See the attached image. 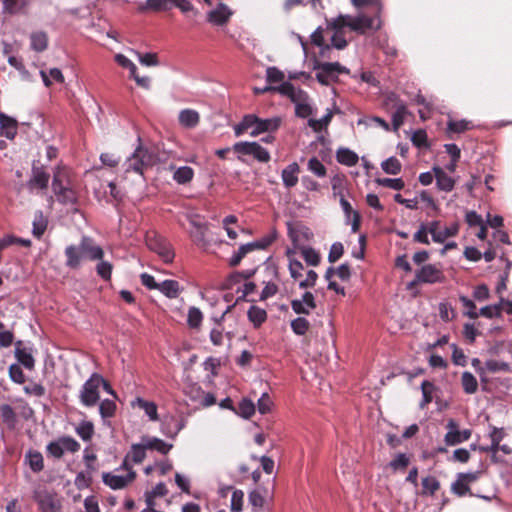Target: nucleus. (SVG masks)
<instances>
[{
	"label": "nucleus",
	"mask_w": 512,
	"mask_h": 512,
	"mask_svg": "<svg viewBox=\"0 0 512 512\" xmlns=\"http://www.w3.org/2000/svg\"><path fill=\"white\" fill-rule=\"evenodd\" d=\"M104 256L103 249L95 241L83 236L78 245H69L65 249L66 266L70 269H78L83 260H101Z\"/></svg>",
	"instance_id": "f257e3e1"
},
{
	"label": "nucleus",
	"mask_w": 512,
	"mask_h": 512,
	"mask_svg": "<svg viewBox=\"0 0 512 512\" xmlns=\"http://www.w3.org/2000/svg\"><path fill=\"white\" fill-rule=\"evenodd\" d=\"M313 69L316 70V80L324 86L330 82H337L339 74H349L350 70L339 62H320L317 59L313 62Z\"/></svg>",
	"instance_id": "f03ea898"
},
{
	"label": "nucleus",
	"mask_w": 512,
	"mask_h": 512,
	"mask_svg": "<svg viewBox=\"0 0 512 512\" xmlns=\"http://www.w3.org/2000/svg\"><path fill=\"white\" fill-rule=\"evenodd\" d=\"M137 142L138 145L135 148L133 154L124 163L125 172H135L137 174L143 175L144 169L151 165L152 156L147 148L143 145L140 136H137Z\"/></svg>",
	"instance_id": "7ed1b4c3"
},
{
	"label": "nucleus",
	"mask_w": 512,
	"mask_h": 512,
	"mask_svg": "<svg viewBox=\"0 0 512 512\" xmlns=\"http://www.w3.org/2000/svg\"><path fill=\"white\" fill-rule=\"evenodd\" d=\"M101 383H103V377L98 373H93L89 379L85 381L79 394V399L83 406L93 407L98 403L100 399L99 388L101 387Z\"/></svg>",
	"instance_id": "20e7f679"
},
{
	"label": "nucleus",
	"mask_w": 512,
	"mask_h": 512,
	"mask_svg": "<svg viewBox=\"0 0 512 512\" xmlns=\"http://www.w3.org/2000/svg\"><path fill=\"white\" fill-rule=\"evenodd\" d=\"M147 247L155 252L165 263H171L174 259V251L170 243L161 236L153 235L146 238Z\"/></svg>",
	"instance_id": "39448f33"
},
{
	"label": "nucleus",
	"mask_w": 512,
	"mask_h": 512,
	"mask_svg": "<svg viewBox=\"0 0 512 512\" xmlns=\"http://www.w3.org/2000/svg\"><path fill=\"white\" fill-rule=\"evenodd\" d=\"M235 152L243 155H252L255 159L260 162H268L270 160V154L267 149L262 147L259 142H238L233 146Z\"/></svg>",
	"instance_id": "423d86ee"
},
{
	"label": "nucleus",
	"mask_w": 512,
	"mask_h": 512,
	"mask_svg": "<svg viewBox=\"0 0 512 512\" xmlns=\"http://www.w3.org/2000/svg\"><path fill=\"white\" fill-rule=\"evenodd\" d=\"M345 19L349 20L347 27L359 35H364L367 30L378 31L381 28V21L374 26V18L360 14L358 16L345 15Z\"/></svg>",
	"instance_id": "0eeeda50"
},
{
	"label": "nucleus",
	"mask_w": 512,
	"mask_h": 512,
	"mask_svg": "<svg viewBox=\"0 0 512 512\" xmlns=\"http://www.w3.org/2000/svg\"><path fill=\"white\" fill-rule=\"evenodd\" d=\"M416 280L420 283H442L445 280L444 273L440 267L435 264H426L416 273Z\"/></svg>",
	"instance_id": "6e6552de"
},
{
	"label": "nucleus",
	"mask_w": 512,
	"mask_h": 512,
	"mask_svg": "<svg viewBox=\"0 0 512 512\" xmlns=\"http://www.w3.org/2000/svg\"><path fill=\"white\" fill-rule=\"evenodd\" d=\"M190 223L193 227L189 232L192 241L197 247L206 250L211 243L207 236L208 225L206 223L198 222L194 218L190 219Z\"/></svg>",
	"instance_id": "1a4fd4ad"
},
{
	"label": "nucleus",
	"mask_w": 512,
	"mask_h": 512,
	"mask_svg": "<svg viewBox=\"0 0 512 512\" xmlns=\"http://www.w3.org/2000/svg\"><path fill=\"white\" fill-rule=\"evenodd\" d=\"M61 170L58 168L54 173V178L52 182V188L55 195L58 197V200L63 203H72L75 200V193L69 187H66L62 184L61 180Z\"/></svg>",
	"instance_id": "9d476101"
},
{
	"label": "nucleus",
	"mask_w": 512,
	"mask_h": 512,
	"mask_svg": "<svg viewBox=\"0 0 512 512\" xmlns=\"http://www.w3.org/2000/svg\"><path fill=\"white\" fill-rule=\"evenodd\" d=\"M136 477L135 471H130L127 475H115L110 472L103 473L102 480L105 485L109 486L111 489H123L129 483H131Z\"/></svg>",
	"instance_id": "9b49d317"
},
{
	"label": "nucleus",
	"mask_w": 512,
	"mask_h": 512,
	"mask_svg": "<svg viewBox=\"0 0 512 512\" xmlns=\"http://www.w3.org/2000/svg\"><path fill=\"white\" fill-rule=\"evenodd\" d=\"M291 308L296 314H310L316 308L314 295L311 292H305L301 299L291 301Z\"/></svg>",
	"instance_id": "f8f14e48"
},
{
	"label": "nucleus",
	"mask_w": 512,
	"mask_h": 512,
	"mask_svg": "<svg viewBox=\"0 0 512 512\" xmlns=\"http://www.w3.org/2000/svg\"><path fill=\"white\" fill-rule=\"evenodd\" d=\"M458 232V226L452 225L450 227L440 228L439 221L430 222V234L436 243H443L447 238L455 236Z\"/></svg>",
	"instance_id": "ddd939ff"
},
{
	"label": "nucleus",
	"mask_w": 512,
	"mask_h": 512,
	"mask_svg": "<svg viewBox=\"0 0 512 512\" xmlns=\"http://www.w3.org/2000/svg\"><path fill=\"white\" fill-rule=\"evenodd\" d=\"M185 421L175 416H166L162 423V432L170 438H174L184 428Z\"/></svg>",
	"instance_id": "4468645a"
},
{
	"label": "nucleus",
	"mask_w": 512,
	"mask_h": 512,
	"mask_svg": "<svg viewBox=\"0 0 512 512\" xmlns=\"http://www.w3.org/2000/svg\"><path fill=\"white\" fill-rule=\"evenodd\" d=\"M231 11L229 7L220 2L217 4L216 9L208 12V21L214 25H224L231 16Z\"/></svg>",
	"instance_id": "2eb2a0df"
},
{
	"label": "nucleus",
	"mask_w": 512,
	"mask_h": 512,
	"mask_svg": "<svg viewBox=\"0 0 512 512\" xmlns=\"http://www.w3.org/2000/svg\"><path fill=\"white\" fill-rule=\"evenodd\" d=\"M133 408H139L144 411L150 421H158L159 416L157 412V405L153 401L145 400L144 398L137 397L131 402Z\"/></svg>",
	"instance_id": "dca6fc26"
},
{
	"label": "nucleus",
	"mask_w": 512,
	"mask_h": 512,
	"mask_svg": "<svg viewBox=\"0 0 512 512\" xmlns=\"http://www.w3.org/2000/svg\"><path fill=\"white\" fill-rule=\"evenodd\" d=\"M172 9V0H146L144 3H140L137 7L139 13L146 11H168Z\"/></svg>",
	"instance_id": "f3484780"
},
{
	"label": "nucleus",
	"mask_w": 512,
	"mask_h": 512,
	"mask_svg": "<svg viewBox=\"0 0 512 512\" xmlns=\"http://www.w3.org/2000/svg\"><path fill=\"white\" fill-rule=\"evenodd\" d=\"M273 92H277L283 96H287L294 103L298 101L301 95H306L303 90L300 88L298 90L295 89L294 85L290 81H283L277 86L273 87Z\"/></svg>",
	"instance_id": "a211bd4d"
},
{
	"label": "nucleus",
	"mask_w": 512,
	"mask_h": 512,
	"mask_svg": "<svg viewBox=\"0 0 512 512\" xmlns=\"http://www.w3.org/2000/svg\"><path fill=\"white\" fill-rule=\"evenodd\" d=\"M300 167L296 162L289 164L282 170L281 178L286 188H292L298 183Z\"/></svg>",
	"instance_id": "6ab92c4d"
},
{
	"label": "nucleus",
	"mask_w": 512,
	"mask_h": 512,
	"mask_svg": "<svg viewBox=\"0 0 512 512\" xmlns=\"http://www.w3.org/2000/svg\"><path fill=\"white\" fill-rule=\"evenodd\" d=\"M433 172H435V179L438 189L450 192L453 190L455 181L452 177H450L442 168L433 167Z\"/></svg>",
	"instance_id": "aec40b11"
},
{
	"label": "nucleus",
	"mask_w": 512,
	"mask_h": 512,
	"mask_svg": "<svg viewBox=\"0 0 512 512\" xmlns=\"http://www.w3.org/2000/svg\"><path fill=\"white\" fill-rule=\"evenodd\" d=\"M178 120L185 128H194L199 123V113L194 109L186 108L179 112Z\"/></svg>",
	"instance_id": "412c9836"
},
{
	"label": "nucleus",
	"mask_w": 512,
	"mask_h": 512,
	"mask_svg": "<svg viewBox=\"0 0 512 512\" xmlns=\"http://www.w3.org/2000/svg\"><path fill=\"white\" fill-rule=\"evenodd\" d=\"M142 442L144 443V447H146V449L156 450L164 455L167 454L172 448L171 444H168L157 437L146 436L142 438Z\"/></svg>",
	"instance_id": "4be33fe9"
},
{
	"label": "nucleus",
	"mask_w": 512,
	"mask_h": 512,
	"mask_svg": "<svg viewBox=\"0 0 512 512\" xmlns=\"http://www.w3.org/2000/svg\"><path fill=\"white\" fill-rule=\"evenodd\" d=\"M170 169L174 170L173 180L178 184H187L191 182L194 177V170L189 166H181L178 168L171 166Z\"/></svg>",
	"instance_id": "5701e85b"
},
{
	"label": "nucleus",
	"mask_w": 512,
	"mask_h": 512,
	"mask_svg": "<svg viewBox=\"0 0 512 512\" xmlns=\"http://www.w3.org/2000/svg\"><path fill=\"white\" fill-rule=\"evenodd\" d=\"M471 437V430L464 429V430H457L453 432H447L445 435V443L448 446H455L458 445L464 441H467Z\"/></svg>",
	"instance_id": "b1692460"
},
{
	"label": "nucleus",
	"mask_w": 512,
	"mask_h": 512,
	"mask_svg": "<svg viewBox=\"0 0 512 512\" xmlns=\"http://www.w3.org/2000/svg\"><path fill=\"white\" fill-rule=\"evenodd\" d=\"M158 290L166 297L171 299L177 298L182 291L179 283L175 280H164L163 282L159 283Z\"/></svg>",
	"instance_id": "393cba45"
},
{
	"label": "nucleus",
	"mask_w": 512,
	"mask_h": 512,
	"mask_svg": "<svg viewBox=\"0 0 512 512\" xmlns=\"http://www.w3.org/2000/svg\"><path fill=\"white\" fill-rule=\"evenodd\" d=\"M50 179L49 173L45 172L42 168L34 169V187L40 188L39 195L44 197L46 192L44 189L47 188Z\"/></svg>",
	"instance_id": "a878e982"
},
{
	"label": "nucleus",
	"mask_w": 512,
	"mask_h": 512,
	"mask_svg": "<svg viewBox=\"0 0 512 512\" xmlns=\"http://www.w3.org/2000/svg\"><path fill=\"white\" fill-rule=\"evenodd\" d=\"M357 125H364L366 128H391L384 119L378 116L359 117Z\"/></svg>",
	"instance_id": "bb28decb"
},
{
	"label": "nucleus",
	"mask_w": 512,
	"mask_h": 512,
	"mask_svg": "<svg viewBox=\"0 0 512 512\" xmlns=\"http://www.w3.org/2000/svg\"><path fill=\"white\" fill-rule=\"evenodd\" d=\"M231 309V306H229L225 312L222 313V315L220 316V318L218 319H215V322L217 324L218 327L216 328H213L210 332V340L211 342L215 345V346H220L222 345L223 343V329L220 328L221 326V322L224 320L225 316L227 315V313L230 311Z\"/></svg>",
	"instance_id": "cd10ccee"
},
{
	"label": "nucleus",
	"mask_w": 512,
	"mask_h": 512,
	"mask_svg": "<svg viewBox=\"0 0 512 512\" xmlns=\"http://www.w3.org/2000/svg\"><path fill=\"white\" fill-rule=\"evenodd\" d=\"M414 146L419 149H429L430 144L427 139L426 130H413L408 132Z\"/></svg>",
	"instance_id": "c85d7f7f"
},
{
	"label": "nucleus",
	"mask_w": 512,
	"mask_h": 512,
	"mask_svg": "<svg viewBox=\"0 0 512 512\" xmlns=\"http://www.w3.org/2000/svg\"><path fill=\"white\" fill-rule=\"evenodd\" d=\"M322 27H317L310 35L311 42L313 45L319 47L320 49V55L324 56L325 52L331 49V46L329 44H326L324 41V37L322 34Z\"/></svg>",
	"instance_id": "c756f323"
},
{
	"label": "nucleus",
	"mask_w": 512,
	"mask_h": 512,
	"mask_svg": "<svg viewBox=\"0 0 512 512\" xmlns=\"http://www.w3.org/2000/svg\"><path fill=\"white\" fill-rule=\"evenodd\" d=\"M337 160L341 164L353 166L358 162V155L347 148H341L337 151Z\"/></svg>",
	"instance_id": "7c9ffc66"
},
{
	"label": "nucleus",
	"mask_w": 512,
	"mask_h": 512,
	"mask_svg": "<svg viewBox=\"0 0 512 512\" xmlns=\"http://www.w3.org/2000/svg\"><path fill=\"white\" fill-rule=\"evenodd\" d=\"M134 54L136 55L137 60L139 61V63L141 65H144L147 67H155V66L159 65L158 56H157V53H155V52L142 53V52L135 50Z\"/></svg>",
	"instance_id": "2f4dec72"
},
{
	"label": "nucleus",
	"mask_w": 512,
	"mask_h": 512,
	"mask_svg": "<svg viewBox=\"0 0 512 512\" xmlns=\"http://www.w3.org/2000/svg\"><path fill=\"white\" fill-rule=\"evenodd\" d=\"M461 383L464 391L467 394H474L478 389L477 380L471 372H463L461 377Z\"/></svg>",
	"instance_id": "473e14b6"
},
{
	"label": "nucleus",
	"mask_w": 512,
	"mask_h": 512,
	"mask_svg": "<svg viewBox=\"0 0 512 512\" xmlns=\"http://www.w3.org/2000/svg\"><path fill=\"white\" fill-rule=\"evenodd\" d=\"M15 357L25 367L32 368V355L22 348L21 341L15 343Z\"/></svg>",
	"instance_id": "72a5a7b5"
},
{
	"label": "nucleus",
	"mask_w": 512,
	"mask_h": 512,
	"mask_svg": "<svg viewBox=\"0 0 512 512\" xmlns=\"http://www.w3.org/2000/svg\"><path fill=\"white\" fill-rule=\"evenodd\" d=\"M48 225V216L43 215L42 212L39 215H36L34 219V237L39 239L45 231H47Z\"/></svg>",
	"instance_id": "f704fd0d"
},
{
	"label": "nucleus",
	"mask_w": 512,
	"mask_h": 512,
	"mask_svg": "<svg viewBox=\"0 0 512 512\" xmlns=\"http://www.w3.org/2000/svg\"><path fill=\"white\" fill-rule=\"evenodd\" d=\"M332 115L333 110L327 108L326 113L321 118L317 119L316 116L310 117L307 124L310 128H326L330 123Z\"/></svg>",
	"instance_id": "c9c22d12"
},
{
	"label": "nucleus",
	"mask_w": 512,
	"mask_h": 512,
	"mask_svg": "<svg viewBox=\"0 0 512 512\" xmlns=\"http://www.w3.org/2000/svg\"><path fill=\"white\" fill-rule=\"evenodd\" d=\"M301 256L310 266H317L320 263V254L312 247H303L300 250Z\"/></svg>",
	"instance_id": "e433bc0d"
},
{
	"label": "nucleus",
	"mask_w": 512,
	"mask_h": 512,
	"mask_svg": "<svg viewBox=\"0 0 512 512\" xmlns=\"http://www.w3.org/2000/svg\"><path fill=\"white\" fill-rule=\"evenodd\" d=\"M295 115L299 118L309 120L310 117L316 116V111L310 104L303 102L299 103L298 101H296Z\"/></svg>",
	"instance_id": "4c0bfd02"
},
{
	"label": "nucleus",
	"mask_w": 512,
	"mask_h": 512,
	"mask_svg": "<svg viewBox=\"0 0 512 512\" xmlns=\"http://www.w3.org/2000/svg\"><path fill=\"white\" fill-rule=\"evenodd\" d=\"M381 168L387 174L397 175L400 173L402 165L396 157H390L382 162Z\"/></svg>",
	"instance_id": "58836bf2"
},
{
	"label": "nucleus",
	"mask_w": 512,
	"mask_h": 512,
	"mask_svg": "<svg viewBox=\"0 0 512 512\" xmlns=\"http://www.w3.org/2000/svg\"><path fill=\"white\" fill-rule=\"evenodd\" d=\"M485 368L490 373L510 372L511 368L507 362L490 359L485 362Z\"/></svg>",
	"instance_id": "ea45409f"
},
{
	"label": "nucleus",
	"mask_w": 512,
	"mask_h": 512,
	"mask_svg": "<svg viewBox=\"0 0 512 512\" xmlns=\"http://www.w3.org/2000/svg\"><path fill=\"white\" fill-rule=\"evenodd\" d=\"M435 390V386L430 381H423L421 384V391L423 395V399L420 403V407L424 408L433 400V392Z\"/></svg>",
	"instance_id": "a19ab883"
},
{
	"label": "nucleus",
	"mask_w": 512,
	"mask_h": 512,
	"mask_svg": "<svg viewBox=\"0 0 512 512\" xmlns=\"http://www.w3.org/2000/svg\"><path fill=\"white\" fill-rule=\"evenodd\" d=\"M423 491L424 495H434L440 488V482L432 476H428L422 479Z\"/></svg>",
	"instance_id": "79ce46f5"
},
{
	"label": "nucleus",
	"mask_w": 512,
	"mask_h": 512,
	"mask_svg": "<svg viewBox=\"0 0 512 512\" xmlns=\"http://www.w3.org/2000/svg\"><path fill=\"white\" fill-rule=\"evenodd\" d=\"M60 507V503L50 496H45L39 501L41 512H58Z\"/></svg>",
	"instance_id": "37998d69"
},
{
	"label": "nucleus",
	"mask_w": 512,
	"mask_h": 512,
	"mask_svg": "<svg viewBox=\"0 0 512 512\" xmlns=\"http://www.w3.org/2000/svg\"><path fill=\"white\" fill-rule=\"evenodd\" d=\"M99 412L103 419L113 417L116 412L115 402L110 399L102 400L99 404Z\"/></svg>",
	"instance_id": "c03bdc74"
},
{
	"label": "nucleus",
	"mask_w": 512,
	"mask_h": 512,
	"mask_svg": "<svg viewBox=\"0 0 512 512\" xmlns=\"http://www.w3.org/2000/svg\"><path fill=\"white\" fill-rule=\"evenodd\" d=\"M146 450L147 449L144 447V443L142 441L141 443L133 444L131 446V451L128 454L129 458H131L134 463H141L146 457Z\"/></svg>",
	"instance_id": "a18cd8bd"
},
{
	"label": "nucleus",
	"mask_w": 512,
	"mask_h": 512,
	"mask_svg": "<svg viewBox=\"0 0 512 512\" xmlns=\"http://www.w3.org/2000/svg\"><path fill=\"white\" fill-rule=\"evenodd\" d=\"M76 433L82 440L89 441L93 436L94 426L89 421H83L76 428Z\"/></svg>",
	"instance_id": "49530a36"
},
{
	"label": "nucleus",
	"mask_w": 512,
	"mask_h": 512,
	"mask_svg": "<svg viewBox=\"0 0 512 512\" xmlns=\"http://www.w3.org/2000/svg\"><path fill=\"white\" fill-rule=\"evenodd\" d=\"M310 323L304 317H298L291 321V329L297 335H305L309 330Z\"/></svg>",
	"instance_id": "de8ad7c7"
},
{
	"label": "nucleus",
	"mask_w": 512,
	"mask_h": 512,
	"mask_svg": "<svg viewBox=\"0 0 512 512\" xmlns=\"http://www.w3.org/2000/svg\"><path fill=\"white\" fill-rule=\"evenodd\" d=\"M375 182L382 187L394 190H402L405 186V183L401 178H377Z\"/></svg>",
	"instance_id": "09e8293b"
},
{
	"label": "nucleus",
	"mask_w": 512,
	"mask_h": 512,
	"mask_svg": "<svg viewBox=\"0 0 512 512\" xmlns=\"http://www.w3.org/2000/svg\"><path fill=\"white\" fill-rule=\"evenodd\" d=\"M252 246L250 243L241 245L238 251L230 258L229 265L232 267L238 266L246 254L253 251Z\"/></svg>",
	"instance_id": "8fccbe9b"
},
{
	"label": "nucleus",
	"mask_w": 512,
	"mask_h": 512,
	"mask_svg": "<svg viewBox=\"0 0 512 512\" xmlns=\"http://www.w3.org/2000/svg\"><path fill=\"white\" fill-rule=\"evenodd\" d=\"M284 78V72L281 71L278 67L269 66L266 69V81L268 83H282L284 81Z\"/></svg>",
	"instance_id": "3c124183"
},
{
	"label": "nucleus",
	"mask_w": 512,
	"mask_h": 512,
	"mask_svg": "<svg viewBox=\"0 0 512 512\" xmlns=\"http://www.w3.org/2000/svg\"><path fill=\"white\" fill-rule=\"evenodd\" d=\"M451 490L454 494L462 497L467 494L472 496L473 494L470 491V486L466 484L458 475L456 480L451 485Z\"/></svg>",
	"instance_id": "603ef678"
},
{
	"label": "nucleus",
	"mask_w": 512,
	"mask_h": 512,
	"mask_svg": "<svg viewBox=\"0 0 512 512\" xmlns=\"http://www.w3.org/2000/svg\"><path fill=\"white\" fill-rule=\"evenodd\" d=\"M410 114L407 110L406 106L401 104L397 107L395 113L392 116V127L391 128H399L404 123V119L406 116Z\"/></svg>",
	"instance_id": "864d4df0"
},
{
	"label": "nucleus",
	"mask_w": 512,
	"mask_h": 512,
	"mask_svg": "<svg viewBox=\"0 0 512 512\" xmlns=\"http://www.w3.org/2000/svg\"><path fill=\"white\" fill-rule=\"evenodd\" d=\"M248 317L255 325H260L266 320L267 314L265 310L252 306L248 311Z\"/></svg>",
	"instance_id": "5fc2aeb1"
},
{
	"label": "nucleus",
	"mask_w": 512,
	"mask_h": 512,
	"mask_svg": "<svg viewBox=\"0 0 512 512\" xmlns=\"http://www.w3.org/2000/svg\"><path fill=\"white\" fill-rule=\"evenodd\" d=\"M428 234H430V223H422L417 232L414 234L413 239L415 242L429 245L430 241L428 238Z\"/></svg>",
	"instance_id": "6e6d98bb"
},
{
	"label": "nucleus",
	"mask_w": 512,
	"mask_h": 512,
	"mask_svg": "<svg viewBox=\"0 0 512 512\" xmlns=\"http://www.w3.org/2000/svg\"><path fill=\"white\" fill-rule=\"evenodd\" d=\"M48 47V36L45 32H34V51L42 52Z\"/></svg>",
	"instance_id": "4d7b16f0"
},
{
	"label": "nucleus",
	"mask_w": 512,
	"mask_h": 512,
	"mask_svg": "<svg viewBox=\"0 0 512 512\" xmlns=\"http://www.w3.org/2000/svg\"><path fill=\"white\" fill-rule=\"evenodd\" d=\"M282 125V118L280 116H273L270 118H258V124L254 128H280Z\"/></svg>",
	"instance_id": "13d9d810"
},
{
	"label": "nucleus",
	"mask_w": 512,
	"mask_h": 512,
	"mask_svg": "<svg viewBox=\"0 0 512 512\" xmlns=\"http://www.w3.org/2000/svg\"><path fill=\"white\" fill-rule=\"evenodd\" d=\"M238 413L244 418H250L255 413V404L249 399H243L239 404Z\"/></svg>",
	"instance_id": "bf43d9fd"
},
{
	"label": "nucleus",
	"mask_w": 512,
	"mask_h": 512,
	"mask_svg": "<svg viewBox=\"0 0 512 512\" xmlns=\"http://www.w3.org/2000/svg\"><path fill=\"white\" fill-rule=\"evenodd\" d=\"M62 450L75 453L80 449V444L70 436H64L59 439Z\"/></svg>",
	"instance_id": "052dcab7"
},
{
	"label": "nucleus",
	"mask_w": 512,
	"mask_h": 512,
	"mask_svg": "<svg viewBox=\"0 0 512 512\" xmlns=\"http://www.w3.org/2000/svg\"><path fill=\"white\" fill-rule=\"evenodd\" d=\"M459 299L463 307L466 309L465 314L471 319H477L479 317V313L476 310L475 303L466 296H460Z\"/></svg>",
	"instance_id": "680f3d73"
},
{
	"label": "nucleus",
	"mask_w": 512,
	"mask_h": 512,
	"mask_svg": "<svg viewBox=\"0 0 512 512\" xmlns=\"http://www.w3.org/2000/svg\"><path fill=\"white\" fill-rule=\"evenodd\" d=\"M113 266L110 262L103 261L102 259L96 266V271L98 276H100L103 280H110L112 274Z\"/></svg>",
	"instance_id": "e2e57ef3"
},
{
	"label": "nucleus",
	"mask_w": 512,
	"mask_h": 512,
	"mask_svg": "<svg viewBox=\"0 0 512 512\" xmlns=\"http://www.w3.org/2000/svg\"><path fill=\"white\" fill-rule=\"evenodd\" d=\"M258 116L255 114H246L241 121L234 124L232 128H254L258 124Z\"/></svg>",
	"instance_id": "0e129e2a"
},
{
	"label": "nucleus",
	"mask_w": 512,
	"mask_h": 512,
	"mask_svg": "<svg viewBox=\"0 0 512 512\" xmlns=\"http://www.w3.org/2000/svg\"><path fill=\"white\" fill-rule=\"evenodd\" d=\"M203 319L202 312L196 308L191 307L188 311V324L192 328H197L200 326Z\"/></svg>",
	"instance_id": "69168bd1"
},
{
	"label": "nucleus",
	"mask_w": 512,
	"mask_h": 512,
	"mask_svg": "<svg viewBox=\"0 0 512 512\" xmlns=\"http://www.w3.org/2000/svg\"><path fill=\"white\" fill-rule=\"evenodd\" d=\"M1 416L3 421L10 427H14L15 424V412L12 407L4 404L0 407Z\"/></svg>",
	"instance_id": "338daca9"
},
{
	"label": "nucleus",
	"mask_w": 512,
	"mask_h": 512,
	"mask_svg": "<svg viewBox=\"0 0 512 512\" xmlns=\"http://www.w3.org/2000/svg\"><path fill=\"white\" fill-rule=\"evenodd\" d=\"M308 169L318 177H324L326 175L325 166L316 157H313L308 161Z\"/></svg>",
	"instance_id": "774afa93"
}]
</instances>
